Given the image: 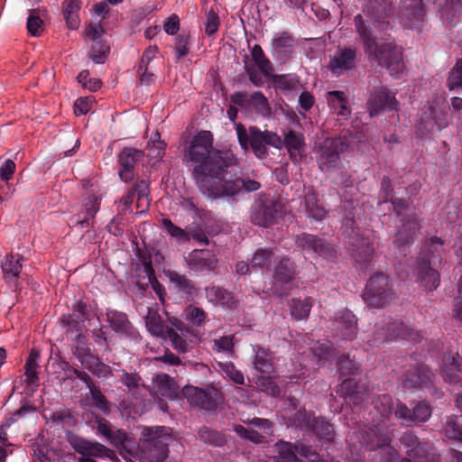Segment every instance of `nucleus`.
Masks as SVG:
<instances>
[{
    "label": "nucleus",
    "mask_w": 462,
    "mask_h": 462,
    "mask_svg": "<svg viewBox=\"0 0 462 462\" xmlns=\"http://www.w3.org/2000/svg\"><path fill=\"white\" fill-rule=\"evenodd\" d=\"M213 143V134L201 130L186 143L183 151V160L192 163V178L205 196L222 173H228L230 168L239 163L231 150L217 149Z\"/></svg>",
    "instance_id": "f257e3e1"
},
{
    "label": "nucleus",
    "mask_w": 462,
    "mask_h": 462,
    "mask_svg": "<svg viewBox=\"0 0 462 462\" xmlns=\"http://www.w3.org/2000/svg\"><path fill=\"white\" fill-rule=\"evenodd\" d=\"M355 24L365 53L369 60L376 61L379 66L388 69L392 75L403 71L404 61L401 48L393 42L378 45L376 38L361 14L355 17Z\"/></svg>",
    "instance_id": "f03ea898"
},
{
    "label": "nucleus",
    "mask_w": 462,
    "mask_h": 462,
    "mask_svg": "<svg viewBox=\"0 0 462 462\" xmlns=\"http://www.w3.org/2000/svg\"><path fill=\"white\" fill-rule=\"evenodd\" d=\"M171 430L163 426L143 427L138 443L142 456L148 462H162L168 456Z\"/></svg>",
    "instance_id": "7ed1b4c3"
},
{
    "label": "nucleus",
    "mask_w": 462,
    "mask_h": 462,
    "mask_svg": "<svg viewBox=\"0 0 462 462\" xmlns=\"http://www.w3.org/2000/svg\"><path fill=\"white\" fill-rule=\"evenodd\" d=\"M236 129L241 147L247 150L250 146L258 158H263L267 155L266 145L275 148H280L282 145V138L274 132L261 131L256 126L249 127L247 132L245 125L241 123L236 125Z\"/></svg>",
    "instance_id": "20e7f679"
},
{
    "label": "nucleus",
    "mask_w": 462,
    "mask_h": 462,
    "mask_svg": "<svg viewBox=\"0 0 462 462\" xmlns=\"http://www.w3.org/2000/svg\"><path fill=\"white\" fill-rule=\"evenodd\" d=\"M393 295L388 276L377 273L367 282L362 297L369 307L383 308L392 301Z\"/></svg>",
    "instance_id": "39448f33"
},
{
    "label": "nucleus",
    "mask_w": 462,
    "mask_h": 462,
    "mask_svg": "<svg viewBox=\"0 0 462 462\" xmlns=\"http://www.w3.org/2000/svg\"><path fill=\"white\" fill-rule=\"evenodd\" d=\"M281 203L266 193L258 194L249 211L250 222L260 227H270L276 223Z\"/></svg>",
    "instance_id": "423d86ee"
},
{
    "label": "nucleus",
    "mask_w": 462,
    "mask_h": 462,
    "mask_svg": "<svg viewBox=\"0 0 462 462\" xmlns=\"http://www.w3.org/2000/svg\"><path fill=\"white\" fill-rule=\"evenodd\" d=\"M227 173H222L218 181H216L208 192L206 194L210 199H220L224 197H234L238 195L242 190L246 192L256 191L261 188V183L249 178H236L234 180H226Z\"/></svg>",
    "instance_id": "0eeeda50"
},
{
    "label": "nucleus",
    "mask_w": 462,
    "mask_h": 462,
    "mask_svg": "<svg viewBox=\"0 0 462 462\" xmlns=\"http://www.w3.org/2000/svg\"><path fill=\"white\" fill-rule=\"evenodd\" d=\"M67 440L74 451L81 455L78 462H80L82 458L93 459L107 457L111 460L116 458V454L113 449L99 442L88 440L71 432L68 433Z\"/></svg>",
    "instance_id": "6e6552de"
},
{
    "label": "nucleus",
    "mask_w": 462,
    "mask_h": 462,
    "mask_svg": "<svg viewBox=\"0 0 462 462\" xmlns=\"http://www.w3.org/2000/svg\"><path fill=\"white\" fill-rule=\"evenodd\" d=\"M345 137L327 138L319 146V167L322 171L336 167L340 160V153L347 150Z\"/></svg>",
    "instance_id": "1a4fd4ad"
},
{
    "label": "nucleus",
    "mask_w": 462,
    "mask_h": 462,
    "mask_svg": "<svg viewBox=\"0 0 462 462\" xmlns=\"http://www.w3.org/2000/svg\"><path fill=\"white\" fill-rule=\"evenodd\" d=\"M399 102L395 93L385 87L374 88L366 101V108L370 116H376L387 110H397Z\"/></svg>",
    "instance_id": "9d476101"
},
{
    "label": "nucleus",
    "mask_w": 462,
    "mask_h": 462,
    "mask_svg": "<svg viewBox=\"0 0 462 462\" xmlns=\"http://www.w3.org/2000/svg\"><path fill=\"white\" fill-rule=\"evenodd\" d=\"M183 394L191 406L207 411L216 409L219 399V392L214 387L201 389L186 386L183 389Z\"/></svg>",
    "instance_id": "9b49d317"
},
{
    "label": "nucleus",
    "mask_w": 462,
    "mask_h": 462,
    "mask_svg": "<svg viewBox=\"0 0 462 462\" xmlns=\"http://www.w3.org/2000/svg\"><path fill=\"white\" fill-rule=\"evenodd\" d=\"M189 268L196 273L217 272L219 265L217 254L209 250L195 249L191 251L187 259Z\"/></svg>",
    "instance_id": "f8f14e48"
},
{
    "label": "nucleus",
    "mask_w": 462,
    "mask_h": 462,
    "mask_svg": "<svg viewBox=\"0 0 462 462\" xmlns=\"http://www.w3.org/2000/svg\"><path fill=\"white\" fill-rule=\"evenodd\" d=\"M364 12L379 30H385L388 19L393 14L392 0H368Z\"/></svg>",
    "instance_id": "ddd939ff"
},
{
    "label": "nucleus",
    "mask_w": 462,
    "mask_h": 462,
    "mask_svg": "<svg viewBox=\"0 0 462 462\" xmlns=\"http://www.w3.org/2000/svg\"><path fill=\"white\" fill-rule=\"evenodd\" d=\"M135 194L137 195L136 208L139 209V213H143L148 209L150 206V184L148 180H141L120 199V203L124 205V211L130 208Z\"/></svg>",
    "instance_id": "4468645a"
},
{
    "label": "nucleus",
    "mask_w": 462,
    "mask_h": 462,
    "mask_svg": "<svg viewBox=\"0 0 462 462\" xmlns=\"http://www.w3.org/2000/svg\"><path fill=\"white\" fill-rule=\"evenodd\" d=\"M95 423L97 426L94 428L97 433L105 437L111 445L117 449H125L126 443L129 440L126 431L121 429L114 430L111 423L102 417H96Z\"/></svg>",
    "instance_id": "2eb2a0df"
},
{
    "label": "nucleus",
    "mask_w": 462,
    "mask_h": 462,
    "mask_svg": "<svg viewBox=\"0 0 462 462\" xmlns=\"http://www.w3.org/2000/svg\"><path fill=\"white\" fill-rule=\"evenodd\" d=\"M420 229V220L415 213H411L398 229L393 241L394 246L401 249L413 243Z\"/></svg>",
    "instance_id": "dca6fc26"
},
{
    "label": "nucleus",
    "mask_w": 462,
    "mask_h": 462,
    "mask_svg": "<svg viewBox=\"0 0 462 462\" xmlns=\"http://www.w3.org/2000/svg\"><path fill=\"white\" fill-rule=\"evenodd\" d=\"M340 393L346 402L358 405L367 399L368 387L355 379H346L340 385Z\"/></svg>",
    "instance_id": "f3484780"
},
{
    "label": "nucleus",
    "mask_w": 462,
    "mask_h": 462,
    "mask_svg": "<svg viewBox=\"0 0 462 462\" xmlns=\"http://www.w3.org/2000/svg\"><path fill=\"white\" fill-rule=\"evenodd\" d=\"M296 245L303 250H311L325 257H333L335 251L330 244L314 235L302 233L295 239Z\"/></svg>",
    "instance_id": "a211bd4d"
},
{
    "label": "nucleus",
    "mask_w": 462,
    "mask_h": 462,
    "mask_svg": "<svg viewBox=\"0 0 462 462\" xmlns=\"http://www.w3.org/2000/svg\"><path fill=\"white\" fill-rule=\"evenodd\" d=\"M144 152L134 148H124L119 153L118 160L121 165L119 176L122 180L128 182L134 180V168L136 162L143 158Z\"/></svg>",
    "instance_id": "6ab92c4d"
},
{
    "label": "nucleus",
    "mask_w": 462,
    "mask_h": 462,
    "mask_svg": "<svg viewBox=\"0 0 462 462\" xmlns=\"http://www.w3.org/2000/svg\"><path fill=\"white\" fill-rule=\"evenodd\" d=\"M444 252V241L440 237L431 236L424 240L417 260L423 259L433 265H440Z\"/></svg>",
    "instance_id": "aec40b11"
},
{
    "label": "nucleus",
    "mask_w": 462,
    "mask_h": 462,
    "mask_svg": "<svg viewBox=\"0 0 462 462\" xmlns=\"http://www.w3.org/2000/svg\"><path fill=\"white\" fill-rule=\"evenodd\" d=\"M356 51L355 49L344 48L339 50L335 56L330 59L328 68L334 74H340L345 70L355 68Z\"/></svg>",
    "instance_id": "412c9836"
},
{
    "label": "nucleus",
    "mask_w": 462,
    "mask_h": 462,
    "mask_svg": "<svg viewBox=\"0 0 462 462\" xmlns=\"http://www.w3.org/2000/svg\"><path fill=\"white\" fill-rule=\"evenodd\" d=\"M442 376L450 383H457L462 380V356L458 354H447L443 358Z\"/></svg>",
    "instance_id": "4be33fe9"
},
{
    "label": "nucleus",
    "mask_w": 462,
    "mask_h": 462,
    "mask_svg": "<svg viewBox=\"0 0 462 462\" xmlns=\"http://www.w3.org/2000/svg\"><path fill=\"white\" fill-rule=\"evenodd\" d=\"M434 266L433 263L426 262V260H417L418 279L429 291L437 289L440 282V275Z\"/></svg>",
    "instance_id": "5701e85b"
},
{
    "label": "nucleus",
    "mask_w": 462,
    "mask_h": 462,
    "mask_svg": "<svg viewBox=\"0 0 462 462\" xmlns=\"http://www.w3.org/2000/svg\"><path fill=\"white\" fill-rule=\"evenodd\" d=\"M304 206L307 216L317 221H321L327 216L328 211L318 199V194L313 187L306 189L304 194Z\"/></svg>",
    "instance_id": "b1692460"
},
{
    "label": "nucleus",
    "mask_w": 462,
    "mask_h": 462,
    "mask_svg": "<svg viewBox=\"0 0 462 462\" xmlns=\"http://www.w3.org/2000/svg\"><path fill=\"white\" fill-rule=\"evenodd\" d=\"M374 247L368 238L358 236L353 237L352 256L360 264L368 263L374 255Z\"/></svg>",
    "instance_id": "393cba45"
},
{
    "label": "nucleus",
    "mask_w": 462,
    "mask_h": 462,
    "mask_svg": "<svg viewBox=\"0 0 462 462\" xmlns=\"http://www.w3.org/2000/svg\"><path fill=\"white\" fill-rule=\"evenodd\" d=\"M206 298L209 302L220 304L228 308H235L236 301L233 293L225 288L211 285L205 288Z\"/></svg>",
    "instance_id": "a878e982"
},
{
    "label": "nucleus",
    "mask_w": 462,
    "mask_h": 462,
    "mask_svg": "<svg viewBox=\"0 0 462 462\" xmlns=\"http://www.w3.org/2000/svg\"><path fill=\"white\" fill-rule=\"evenodd\" d=\"M106 317L110 327L115 332L127 336L134 335L135 329L126 314L114 310L107 312Z\"/></svg>",
    "instance_id": "bb28decb"
},
{
    "label": "nucleus",
    "mask_w": 462,
    "mask_h": 462,
    "mask_svg": "<svg viewBox=\"0 0 462 462\" xmlns=\"http://www.w3.org/2000/svg\"><path fill=\"white\" fill-rule=\"evenodd\" d=\"M251 55L255 65L265 77L273 78V80L274 82H279L283 78V76L282 75H273V64L265 57L263 51L260 45L256 44L253 47Z\"/></svg>",
    "instance_id": "cd10ccee"
},
{
    "label": "nucleus",
    "mask_w": 462,
    "mask_h": 462,
    "mask_svg": "<svg viewBox=\"0 0 462 462\" xmlns=\"http://www.w3.org/2000/svg\"><path fill=\"white\" fill-rule=\"evenodd\" d=\"M419 337L417 331L401 320H394L387 325V337L416 340Z\"/></svg>",
    "instance_id": "c85d7f7f"
},
{
    "label": "nucleus",
    "mask_w": 462,
    "mask_h": 462,
    "mask_svg": "<svg viewBox=\"0 0 462 462\" xmlns=\"http://www.w3.org/2000/svg\"><path fill=\"white\" fill-rule=\"evenodd\" d=\"M253 365L255 370L263 374H271L274 371L271 351L262 346L256 347Z\"/></svg>",
    "instance_id": "c756f323"
},
{
    "label": "nucleus",
    "mask_w": 462,
    "mask_h": 462,
    "mask_svg": "<svg viewBox=\"0 0 462 462\" xmlns=\"http://www.w3.org/2000/svg\"><path fill=\"white\" fill-rule=\"evenodd\" d=\"M462 15L461 0H447L441 9V18L448 24L454 25L458 23Z\"/></svg>",
    "instance_id": "7c9ffc66"
},
{
    "label": "nucleus",
    "mask_w": 462,
    "mask_h": 462,
    "mask_svg": "<svg viewBox=\"0 0 462 462\" xmlns=\"http://www.w3.org/2000/svg\"><path fill=\"white\" fill-rule=\"evenodd\" d=\"M295 269L287 257L281 259L274 267L273 278L281 283H289L293 281L295 277Z\"/></svg>",
    "instance_id": "2f4dec72"
},
{
    "label": "nucleus",
    "mask_w": 462,
    "mask_h": 462,
    "mask_svg": "<svg viewBox=\"0 0 462 462\" xmlns=\"http://www.w3.org/2000/svg\"><path fill=\"white\" fill-rule=\"evenodd\" d=\"M157 391L161 395L173 399L178 394V386L175 381L166 374H159L153 378Z\"/></svg>",
    "instance_id": "473e14b6"
},
{
    "label": "nucleus",
    "mask_w": 462,
    "mask_h": 462,
    "mask_svg": "<svg viewBox=\"0 0 462 462\" xmlns=\"http://www.w3.org/2000/svg\"><path fill=\"white\" fill-rule=\"evenodd\" d=\"M313 305V300L310 297L303 300L292 299L289 302L291 317L296 320H302L309 317L310 310Z\"/></svg>",
    "instance_id": "72a5a7b5"
},
{
    "label": "nucleus",
    "mask_w": 462,
    "mask_h": 462,
    "mask_svg": "<svg viewBox=\"0 0 462 462\" xmlns=\"http://www.w3.org/2000/svg\"><path fill=\"white\" fill-rule=\"evenodd\" d=\"M80 9V1L65 0L63 2V16L69 29L75 30L79 26L78 13Z\"/></svg>",
    "instance_id": "f704fd0d"
},
{
    "label": "nucleus",
    "mask_w": 462,
    "mask_h": 462,
    "mask_svg": "<svg viewBox=\"0 0 462 462\" xmlns=\"http://www.w3.org/2000/svg\"><path fill=\"white\" fill-rule=\"evenodd\" d=\"M145 325L152 335L161 337H165V332L169 329V327L163 324L157 310L152 308L148 309L145 317Z\"/></svg>",
    "instance_id": "c9c22d12"
},
{
    "label": "nucleus",
    "mask_w": 462,
    "mask_h": 462,
    "mask_svg": "<svg viewBox=\"0 0 462 462\" xmlns=\"http://www.w3.org/2000/svg\"><path fill=\"white\" fill-rule=\"evenodd\" d=\"M39 357L40 350L36 348L32 349L24 366L26 376L25 382L27 384H35L39 380L37 372V369L39 368L37 363Z\"/></svg>",
    "instance_id": "e433bc0d"
},
{
    "label": "nucleus",
    "mask_w": 462,
    "mask_h": 462,
    "mask_svg": "<svg viewBox=\"0 0 462 462\" xmlns=\"http://www.w3.org/2000/svg\"><path fill=\"white\" fill-rule=\"evenodd\" d=\"M171 282L186 294L191 295L196 291L195 283L185 274H180L176 271H167L165 273Z\"/></svg>",
    "instance_id": "4c0bfd02"
},
{
    "label": "nucleus",
    "mask_w": 462,
    "mask_h": 462,
    "mask_svg": "<svg viewBox=\"0 0 462 462\" xmlns=\"http://www.w3.org/2000/svg\"><path fill=\"white\" fill-rule=\"evenodd\" d=\"M312 430L320 439L328 442L332 441L335 436L333 425L327 421L324 418L312 419Z\"/></svg>",
    "instance_id": "58836bf2"
},
{
    "label": "nucleus",
    "mask_w": 462,
    "mask_h": 462,
    "mask_svg": "<svg viewBox=\"0 0 462 462\" xmlns=\"http://www.w3.org/2000/svg\"><path fill=\"white\" fill-rule=\"evenodd\" d=\"M335 321L337 323L338 327L348 331L346 333L347 336L350 337L356 333L357 320L352 311L348 310L340 311L335 318Z\"/></svg>",
    "instance_id": "ea45409f"
},
{
    "label": "nucleus",
    "mask_w": 462,
    "mask_h": 462,
    "mask_svg": "<svg viewBox=\"0 0 462 462\" xmlns=\"http://www.w3.org/2000/svg\"><path fill=\"white\" fill-rule=\"evenodd\" d=\"M277 455L276 462H298L294 446L288 442H279L276 444Z\"/></svg>",
    "instance_id": "a19ab883"
},
{
    "label": "nucleus",
    "mask_w": 462,
    "mask_h": 462,
    "mask_svg": "<svg viewBox=\"0 0 462 462\" xmlns=\"http://www.w3.org/2000/svg\"><path fill=\"white\" fill-rule=\"evenodd\" d=\"M22 258H14L13 254L7 255L2 263V269L5 279L17 278L22 271Z\"/></svg>",
    "instance_id": "79ce46f5"
},
{
    "label": "nucleus",
    "mask_w": 462,
    "mask_h": 462,
    "mask_svg": "<svg viewBox=\"0 0 462 462\" xmlns=\"http://www.w3.org/2000/svg\"><path fill=\"white\" fill-rule=\"evenodd\" d=\"M273 250L270 248H260L254 254L251 263L253 267L269 268L273 257Z\"/></svg>",
    "instance_id": "37998d69"
},
{
    "label": "nucleus",
    "mask_w": 462,
    "mask_h": 462,
    "mask_svg": "<svg viewBox=\"0 0 462 462\" xmlns=\"http://www.w3.org/2000/svg\"><path fill=\"white\" fill-rule=\"evenodd\" d=\"M447 88L450 91L457 88L462 89V58L457 60L456 64L450 69L447 79Z\"/></svg>",
    "instance_id": "c03bdc74"
},
{
    "label": "nucleus",
    "mask_w": 462,
    "mask_h": 462,
    "mask_svg": "<svg viewBox=\"0 0 462 462\" xmlns=\"http://www.w3.org/2000/svg\"><path fill=\"white\" fill-rule=\"evenodd\" d=\"M444 435L449 439H454L462 443V426L453 416L448 417L443 425Z\"/></svg>",
    "instance_id": "a18cd8bd"
},
{
    "label": "nucleus",
    "mask_w": 462,
    "mask_h": 462,
    "mask_svg": "<svg viewBox=\"0 0 462 462\" xmlns=\"http://www.w3.org/2000/svg\"><path fill=\"white\" fill-rule=\"evenodd\" d=\"M110 47L103 41H97L92 44L89 58L97 64H102L107 59Z\"/></svg>",
    "instance_id": "49530a36"
},
{
    "label": "nucleus",
    "mask_w": 462,
    "mask_h": 462,
    "mask_svg": "<svg viewBox=\"0 0 462 462\" xmlns=\"http://www.w3.org/2000/svg\"><path fill=\"white\" fill-rule=\"evenodd\" d=\"M89 392L94 402L93 405L104 413L108 414L111 411V404L107 401L106 397L102 393L99 387L91 386Z\"/></svg>",
    "instance_id": "de8ad7c7"
},
{
    "label": "nucleus",
    "mask_w": 462,
    "mask_h": 462,
    "mask_svg": "<svg viewBox=\"0 0 462 462\" xmlns=\"http://www.w3.org/2000/svg\"><path fill=\"white\" fill-rule=\"evenodd\" d=\"M186 335H180L175 331L172 328H169V329L165 332V337L163 338H169L171 342L172 346L178 351L181 353H185L189 350V344L187 340L184 338Z\"/></svg>",
    "instance_id": "09e8293b"
},
{
    "label": "nucleus",
    "mask_w": 462,
    "mask_h": 462,
    "mask_svg": "<svg viewBox=\"0 0 462 462\" xmlns=\"http://www.w3.org/2000/svg\"><path fill=\"white\" fill-rule=\"evenodd\" d=\"M254 383L263 392L272 396H278L281 393L279 386L272 380L270 376H257Z\"/></svg>",
    "instance_id": "8fccbe9b"
},
{
    "label": "nucleus",
    "mask_w": 462,
    "mask_h": 462,
    "mask_svg": "<svg viewBox=\"0 0 462 462\" xmlns=\"http://www.w3.org/2000/svg\"><path fill=\"white\" fill-rule=\"evenodd\" d=\"M282 144L288 149L290 152L291 151H300L304 144V137L300 133H296L293 130H290L284 136Z\"/></svg>",
    "instance_id": "3c124183"
},
{
    "label": "nucleus",
    "mask_w": 462,
    "mask_h": 462,
    "mask_svg": "<svg viewBox=\"0 0 462 462\" xmlns=\"http://www.w3.org/2000/svg\"><path fill=\"white\" fill-rule=\"evenodd\" d=\"M199 436L205 442L221 446L225 443V438L218 431L211 430L208 427H202L199 430Z\"/></svg>",
    "instance_id": "603ef678"
},
{
    "label": "nucleus",
    "mask_w": 462,
    "mask_h": 462,
    "mask_svg": "<svg viewBox=\"0 0 462 462\" xmlns=\"http://www.w3.org/2000/svg\"><path fill=\"white\" fill-rule=\"evenodd\" d=\"M213 349L217 352H226L233 355L235 352L234 336H223L214 339Z\"/></svg>",
    "instance_id": "864d4df0"
},
{
    "label": "nucleus",
    "mask_w": 462,
    "mask_h": 462,
    "mask_svg": "<svg viewBox=\"0 0 462 462\" xmlns=\"http://www.w3.org/2000/svg\"><path fill=\"white\" fill-rule=\"evenodd\" d=\"M250 101L258 113L263 116H267L271 113L268 100L261 92L257 91L253 93Z\"/></svg>",
    "instance_id": "5fc2aeb1"
},
{
    "label": "nucleus",
    "mask_w": 462,
    "mask_h": 462,
    "mask_svg": "<svg viewBox=\"0 0 462 462\" xmlns=\"http://www.w3.org/2000/svg\"><path fill=\"white\" fill-rule=\"evenodd\" d=\"M337 366L341 376H348L359 373V367L347 356H342L338 358Z\"/></svg>",
    "instance_id": "6e6d98bb"
},
{
    "label": "nucleus",
    "mask_w": 462,
    "mask_h": 462,
    "mask_svg": "<svg viewBox=\"0 0 462 462\" xmlns=\"http://www.w3.org/2000/svg\"><path fill=\"white\" fill-rule=\"evenodd\" d=\"M80 364L89 372L97 375L101 374L106 368V365L101 363L99 358L92 354L87 356V357L80 361Z\"/></svg>",
    "instance_id": "4d7b16f0"
},
{
    "label": "nucleus",
    "mask_w": 462,
    "mask_h": 462,
    "mask_svg": "<svg viewBox=\"0 0 462 462\" xmlns=\"http://www.w3.org/2000/svg\"><path fill=\"white\" fill-rule=\"evenodd\" d=\"M27 29L31 35L39 36L43 31V21L37 14L35 10L30 12L27 19Z\"/></svg>",
    "instance_id": "13d9d810"
},
{
    "label": "nucleus",
    "mask_w": 462,
    "mask_h": 462,
    "mask_svg": "<svg viewBox=\"0 0 462 462\" xmlns=\"http://www.w3.org/2000/svg\"><path fill=\"white\" fill-rule=\"evenodd\" d=\"M219 367L221 370L226 374L227 377H229L230 380H232L234 383L237 384H244L245 383V378L244 374L236 368L233 363L227 362V363H219Z\"/></svg>",
    "instance_id": "bf43d9fd"
},
{
    "label": "nucleus",
    "mask_w": 462,
    "mask_h": 462,
    "mask_svg": "<svg viewBox=\"0 0 462 462\" xmlns=\"http://www.w3.org/2000/svg\"><path fill=\"white\" fill-rule=\"evenodd\" d=\"M187 319L195 326H201L206 319V312L203 309L189 305L186 308Z\"/></svg>",
    "instance_id": "052dcab7"
},
{
    "label": "nucleus",
    "mask_w": 462,
    "mask_h": 462,
    "mask_svg": "<svg viewBox=\"0 0 462 462\" xmlns=\"http://www.w3.org/2000/svg\"><path fill=\"white\" fill-rule=\"evenodd\" d=\"M272 44L275 50L291 48L295 45V39L288 32H282L273 39Z\"/></svg>",
    "instance_id": "680f3d73"
},
{
    "label": "nucleus",
    "mask_w": 462,
    "mask_h": 462,
    "mask_svg": "<svg viewBox=\"0 0 462 462\" xmlns=\"http://www.w3.org/2000/svg\"><path fill=\"white\" fill-rule=\"evenodd\" d=\"M413 410L415 411V425L427 421L431 415V408L426 402H419Z\"/></svg>",
    "instance_id": "e2e57ef3"
},
{
    "label": "nucleus",
    "mask_w": 462,
    "mask_h": 462,
    "mask_svg": "<svg viewBox=\"0 0 462 462\" xmlns=\"http://www.w3.org/2000/svg\"><path fill=\"white\" fill-rule=\"evenodd\" d=\"M162 226L171 236L176 237L177 239L184 242L189 241V236L188 232L175 226L170 219L163 218Z\"/></svg>",
    "instance_id": "0e129e2a"
},
{
    "label": "nucleus",
    "mask_w": 462,
    "mask_h": 462,
    "mask_svg": "<svg viewBox=\"0 0 462 462\" xmlns=\"http://www.w3.org/2000/svg\"><path fill=\"white\" fill-rule=\"evenodd\" d=\"M394 414H395L396 418L403 420L408 425H411V424L415 425V419H414L415 411H414L413 408L411 409L403 403H398L395 408Z\"/></svg>",
    "instance_id": "69168bd1"
},
{
    "label": "nucleus",
    "mask_w": 462,
    "mask_h": 462,
    "mask_svg": "<svg viewBox=\"0 0 462 462\" xmlns=\"http://www.w3.org/2000/svg\"><path fill=\"white\" fill-rule=\"evenodd\" d=\"M294 448L297 453L306 457L310 462L319 461V453L311 446H308L305 445L304 443L298 442L294 445Z\"/></svg>",
    "instance_id": "338daca9"
},
{
    "label": "nucleus",
    "mask_w": 462,
    "mask_h": 462,
    "mask_svg": "<svg viewBox=\"0 0 462 462\" xmlns=\"http://www.w3.org/2000/svg\"><path fill=\"white\" fill-rule=\"evenodd\" d=\"M402 386L407 390H413L421 386L416 366L404 374Z\"/></svg>",
    "instance_id": "774afa93"
}]
</instances>
